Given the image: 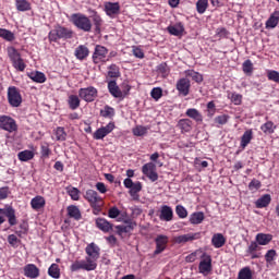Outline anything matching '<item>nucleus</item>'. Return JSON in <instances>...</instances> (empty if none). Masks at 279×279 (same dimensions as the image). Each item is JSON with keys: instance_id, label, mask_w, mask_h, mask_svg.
<instances>
[{"instance_id": "nucleus-1", "label": "nucleus", "mask_w": 279, "mask_h": 279, "mask_svg": "<svg viewBox=\"0 0 279 279\" xmlns=\"http://www.w3.org/2000/svg\"><path fill=\"white\" fill-rule=\"evenodd\" d=\"M70 22L76 29H81V32H93V21L86 14L74 13L70 16Z\"/></svg>"}, {"instance_id": "nucleus-2", "label": "nucleus", "mask_w": 279, "mask_h": 279, "mask_svg": "<svg viewBox=\"0 0 279 279\" xmlns=\"http://www.w3.org/2000/svg\"><path fill=\"white\" fill-rule=\"evenodd\" d=\"M84 199L88 202L90 208L93 209V215H99L104 208V198L99 196L97 191L87 190L84 195Z\"/></svg>"}, {"instance_id": "nucleus-3", "label": "nucleus", "mask_w": 279, "mask_h": 279, "mask_svg": "<svg viewBox=\"0 0 279 279\" xmlns=\"http://www.w3.org/2000/svg\"><path fill=\"white\" fill-rule=\"evenodd\" d=\"M71 38H73V31L61 25H56L48 34L49 43H58V40H69Z\"/></svg>"}, {"instance_id": "nucleus-4", "label": "nucleus", "mask_w": 279, "mask_h": 279, "mask_svg": "<svg viewBox=\"0 0 279 279\" xmlns=\"http://www.w3.org/2000/svg\"><path fill=\"white\" fill-rule=\"evenodd\" d=\"M8 58L15 71H20L23 73L25 69H27V64H25V60L21 57L19 49L14 48V46H10L7 48Z\"/></svg>"}, {"instance_id": "nucleus-5", "label": "nucleus", "mask_w": 279, "mask_h": 279, "mask_svg": "<svg viewBox=\"0 0 279 279\" xmlns=\"http://www.w3.org/2000/svg\"><path fill=\"white\" fill-rule=\"evenodd\" d=\"M5 217L9 221V226H16L19 223V220L16 219V209L10 205L0 208V226L5 223Z\"/></svg>"}, {"instance_id": "nucleus-6", "label": "nucleus", "mask_w": 279, "mask_h": 279, "mask_svg": "<svg viewBox=\"0 0 279 279\" xmlns=\"http://www.w3.org/2000/svg\"><path fill=\"white\" fill-rule=\"evenodd\" d=\"M108 90L114 99H124L125 95H129L130 90H132V87L130 85H125V90H121L119 85L117 84V81H109L108 82Z\"/></svg>"}, {"instance_id": "nucleus-7", "label": "nucleus", "mask_w": 279, "mask_h": 279, "mask_svg": "<svg viewBox=\"0 0 279 279\" xmlns=\"http://www.w3.org/2000/svg\"><path fill=\"white\" fill-rule=\"evenodd\" d=\"M92 60L94 64H106L110 59H108V48L101 45H96Z\"/></svg>"}, {"instance_id": "nucleus-8", "label": "nucleus", "mask_w": 279, "mask_h": 279, "mask_svg": "<svg viewBox=\"0 0 279 279\" xmlns=\"http://www.w3.org/2000/svg\"><path fill=\"white\" fill-rule=\"evenodd\" d=\"M7 97L12 108H20L21 104H23V96H21V90L16 86H10L8 88Z\"/></svg>"}, {"instance_id": "nucleus-9", "label": "nucleus", "mask_w": 279, "mask_h": 279, "mask_svg": "<svg viewBox=\"0 0 279 279\" xmlns=\"http://www.w3.org/2000/svg\"><path fill=\"white\" fill-rule=\"evenodd\" d=\"M0 130L12 134L13 132H19V124H16V120L10 116H0Z\"/></svg>"}, {"instance_id": "nucleus-10", "label": "nucleus", "mask_w": 279, "mask_h": 279, "mask_svg": "<svg viewBox=\"0 0 279 279\" xmlns=\"http://www.w3.org/2000/svg\"><path fill=\"white\" fill-rule=\"evenodd\" d=\"M71 271H80L84 269L85 271H95L97 269V263L90 260V258H85V260H75L70 266Z\"/></svg>"}, {"instance_id": "nucleus-11", "label": "nucleus", "mask_w": 279, "mask_h": 279, "mask_svg": "<svg viewBox=\"0 0 279 279\" xmlns=\"http://www.w3.org/2000/svg\"><path fill=\"white\" fill-rule=\"evenodd\" d=\"M98 95L99 92L94 86L78 89L80 99H83V101H86L87 104H93V101H95V98L98 97Z\"/></svg>"}, {"instance_id": "nucleus-12", "label": "nucleus", "mask_w": 279, "mask_h": 279, "mask_svg": "<svg viewBox=\"0 0 279 279\" xmlns=\"http://www.w3.org/2000/svg\"><path fill=\"white\" fill-rule=\"evenodd\" d=\"M198 271L203 276H208L213 271V257L208 253H203L201 262L198 264Z\"/></svg>"}, {"instance_id": "nucleus-13", "label": "nucleus", "mask_w": 279, "mask_h": 279, "mask_svg": "<svg viewBox=\"0 0 279 279\" xmlns=\"http://www.w3.org/2000/svg\"><path fill=\"white\" fill-rule=\"evenodd\" d=\"M199 239H202V232L186 233L183 235L174 236L173 243H177V245H182L184 243H191V242L197 241Z\"/></svg>"}, {"instance_id": "nucleus-14", "label": "nucleus", "mask_w": 279, "mask_h": 279, "mask_svg": "<svg viewBox=\"0 0 279 279\" xmlns=\"http://www.w3.org/2000/svg\"><path fill=\"white\" fill-rule=\"evenodd\" d=\"M142 173L150 180V182H157L158 172L156 171V163L147 162L142 167Z\"/></svg>"}, {"instance_id": "nucleus-15", "label": "nucleus", "mask_w": 279, "mask_h": 279, "mask_svg": "<svg viewBox=\"0 0 279 279\" xmlns=\"http://www.w3.org/2000/svg\"><path fill=\"white\" fill-rule=\"evenodd\" d=\"M156 248L154 251V256H158V254H162L165 250H167V245H169V236L159 234L155 239Z\"/></svg>"}, {"instance_id": "nucleus-16", "label": "nucleus", "mask_w": 279, "mask_h": 279, "mask_svg": "<svg viewBox=\"0 0 279 279\" xmlns=\"http://www.w3.org/2000/svg\"><path fill=\"white\" fill-rule=\"evenodd\" d=\"M85 252L87 254L86 258H89L92 263H97V260H99L101 248H99L95 242H92L85 247Z\"/></svg>"}, {"instance_id": "nucleus-17", "label": "nucleus", "mask_w": 279, "mask_h": 279, "mask_svg": "<svg viewBox=\"0 0 279 279\" xmlns=\"http://www.w3.org/2000/svg\"><path fill=\"white\" fill-rule=\"evenodd\" d=\"M114 130V122H109L106 126H101L93 134L95 141H104Z\"/></svg>"}, {"instance_id": "nucleus-18", "label": "nucleus", "mask_w": 279, "mask_h": 279, "mask_svg": "<svg viewBox=\"0 0 279 279\" xmlns=\"http://www.w3.org/2000/svg\"><path fill=\"white\" fill-rule=\"evenodd\" d=\"M175 88L179 95H182V97H187V95L191 93V81L186 77L180 78L177 82Z\"/></svg>"}, {"instance_id": "nucleus-19", "label": "nucleus", "mask_w": 279, "mask_h": 279, "mask_svg": "<svg viewBox=\"0 0 279 279\" xmlns=\"http://www.w3.org/2000/svg\"><path fill=\"white\" fill-rule=\"evenodd\" d=\"M105 12L110 19H114L118 14H121V4L119 2H105Z\"/></svg>"}, {"instance_id": "nucleus-20", "label": "nucleus", "mask_w": 279, "mask_h": 279, "mask_svg": "<svg viewBox=\"0 0 279 279\" xmlns=\"http://www.w3.org/2000/svg\"><path fill=\"white\" fill-rule=\"evenodd\" d=\"M263 247H260V244L256 241H251L246 248V254L251 256L252 260H255V258H260V252Z\"/></svg>"}, {"instance_id": "nucleus-21", "label": "nucleus", "mask_w": 279, "mask_h": 279, "mask_svg": "<svg viewBox=\"0 0 279 279\" xmlns=\"http://www.w3.org/2000/svg\"><path fill=\"white\" fill-rule=\"evenodd\" d=\"M90 19L93 22V25L95 27L96 34L101 33V26L104 25V19H101V15L96 10H89Z\"/></svg>"}, {"instance_id": "nucleus-22", "label": "nucleus", "mask_w": 279, "mask_h": 279, "mask_svg": "<svg viewBox=\"0 0 279 279\" xmlns=\"http://www.w3.org/2000/svg\"><path fill=\"white\" fill-rule=\"evenodd\" d=\"M178 130H180L181 134H187L193 130V121L191 119H181L177 123Z\"/></svg>"}, {"instance_id": "nucleus-23", "label": "nucleus", "mask_w": 279, "mask_h": 279, "mask_svg": "<svg viewBox=\"0 0 279 279\" xmlns=\"http://www.w3.org/2000/svg\"><path fill=\"white\" fill-rule=\"evenodd\" d=\"M24 276L26 278L36 279L40 276V269H38L35 264H28L24 267Z\"/></svg>"}, {"instance_id": "nucleus-24", "label": "nucleus", "mask_w": 279, "mask_h": 279, "mask_svg": "<svg viewBox=\"0 0 279 279\" xmlns=\"http://www.w3.org/2000/svg\"><path fill=\"white\" fill-rule=\"evenodd\" d=\"M159 219L161 221H173V209L169 205L161 206Z\"/></svg>"}, {"instance_id": "nucleus-25", "label": "nucleus", "mask_w": 279, "mask_h": 279, "mask_svg": "<svg viewBox=\"0 0 279 279\" xmlns=\"http://www.w3.org/2000/svg\"><path fill=\"white\" fill-rule=\"evenodd\" d=\"M96 228H98V230H101V232H112L113 225L106 218H97Z\"/></svg>"}, {"instance_id": "nucleus-26", "label": "nucleus", "mask_w": 279, "mask_h": 279, "mask_svg": "<svg viewBox=\"0 0 279 279\" xmlns=\"http://www.w3.org/2000/svg\"><path fill=\"white\" fill-rule=\"evenodd\" d=\"M74 54L76 60H86L87 57L90 56V50L88 49V47L80 45L78 47H76Z\"/></svg>"}, {"instance_id": "nucleus-27", "label": "nucleus", "mask_w": 279, "mask_h": 279, "mask_svg": "<svg viewBox=\"0 0 279 279\" xmlns=\"http://www.w3.org/2000/svg\"><path fill=\"white\" fill-rule=\"evenodd\" d=\"M46 204L47 201H45V197L37 195L34 198H32L31 208H33V210H40L45 208Z\"/></svg>"}, {"instance_id": "nucleus-28", "label": "nucleus", "mask_w": 279, "mask_h": 279, "mask_svg": "<svg viewBox=\"0 0 279 279\" xmlns=\"http://www.w3.org/2000/svg\"><path fill=\"white\" fill-rule=\"evenodd\" d=\"M185 114L189 117V119H193V121L196 123H202L204 121V116H202V112L195 108L187 109Z\"/></svg>"}, {"instance_id": "nucleus-29", "label": "nucleus", "mask_w": 279, "mask_h": 279, "mask_svg": "<svg viewBox=\"0 0 279 279\" xmlns=\"http://www.w3.org/2000/svg\"><path fill=\"white\" fill-rule=\"evenodd\" d=\"M185 78L193 80V82H196V84H202L204 82V75H202L199 72H196L195 70H185L184 71Z\"/></svg>"}, {"instance_id": "nucleus-30", "label": "nucleus", "mask_w": 279, "mask_h": 279, "mask_svg": "<svg viewBox=\"0 0 279 279\" xmlns=\"http://www.w3.org/2000/svg\"><path fill=\"white\" fill-rule=\"evenodd\" d=\"M272 240H274V235L269 233H257L255 236V241L259 245H269Z\"/></svg>"}, {"instance_id": "nucleus-31", "label": "nucleus", "mask_w": 279, "mask_h": 279, "mask_svg": "<svg viewBox=\"0 0 279 279\" xmlns=\"http://www.w3.org/2000/svg\"><path fill=\"white\" fill-rule=\"evenodd\" d=\"M279 23V11H274V13L266 21V29H274L278 27Z\"/></svg>"}, {"instance_id": "nucleus-32", "label": "nucleus", "mask_w": 279, "mask_h": 279, "mask_svg": "<svg viewBox=\"0 0 279 279\" xmlns=\"http://www.w3.org/2000/svg\"><path fill=\"white\" fill-rule=\"evenodd\" d=\"M252 138H254V131H252V129L246 130L243 133L240 142L242 149H245V147H247V145L252 143Z\"/></svg>"}, {"instance_id": "nucleus-33", "label": "nucleus", "mask_w": 279, "mask_h": 279, "mask_svg": "<svg viewBox=\"0 0 279 279\" xmlns=\"http://www.w3.org/2000/svg\"><path fill=\"white\" fill-rule=\"evenodd\" d=\"M68 210V216L71 219H75V221H80V219H82V211H80V208L75 205H70L66 208Z\"/></svg>"}, {"instance_id": "nucleus-34", "label": "nucleus", "mask_w": 279, "mask_h": 279, "mask_svg": "<svg viewBox=\"0 0 279 279\" xmlns=\"http://www.w3.org/2000/svg\"><path fill=\"white\" fill-rule=\"evenodd\" d=\"M211 245H214L216 250L223 247V245H226V236L221 233L214 234L211 238Z\"/></svg>"}, {"instance_id": "nucleus-35", "label": "nucleus", "mask_w": 279, "mask_h": 279, "mask_svg": "<svg viewBox=\"0 0 279 279\" xmlns=\"http://www.w3.org/2000/svg\"><path fill=\"white\" fill-rule=\"evenodd\" d=\"M167 32H169L171 36H182V34H184V25L182 23L170 25L167 27Z\"/></svg>"}, {"instance_id": "nucleus-36", "label": "nucleus", "mask_w": 279, "mask_h": 279, "mask_svg": "<svg viewBox=\"0 0 279 279\" xmlns=\"http://www.w3.org/2000/svg\"><path fill=\"white\" fill-rule=\"evenodd\" d=\"M269 204H271V195L264 194L262 197H259L255 202V207L256 208H267V206H269Z\"/></svg>"}, {"instance_id": "nucleus-37", "label": "nucleus", "mask_w": 279, "mask_h": 279, "mask_svg": "<svg viewBox=\"0 0 279 279\" xmlns=\"http://www.w3.org/2000/svg\"><path fill=\"white\" fill-rule=\"evenodd\" d=\"M15 8L17 12H29L32 3L27 0H15Z\"/></svg>"}, {"instance_id": "nucleus-38", "label": "nucleus", "mask_w": 279, "mask_h": 279, "mask_svg": "<svg viewBox=\"0 0 279 279\" xmlns=\"http://www.w3.org/2000/svg\"><path fill=\"white\" fill-rule=\"evenodd\" d=\"M82 104V100H80V96L77 95H70L68 97V106L70 110H77Z\"/></svg>"}, {"instance_id": "nucleus-39", "label": "nucleus", "mask_w": 279, "mask_h": 279, "mask_svg": "<svg viewBox=\"0 0 279 279\" xmlns=\"http://www.w3.org/2000/svg\"><path fill=\"white\" fill-rule=\"evenodd\" d=\"M108 77L111 80H118V77H121V70L119 69V65L112 63L111 65L108 66V72H107Z\"/></svg>"}, {"instance_id": "nucleus-40", "label": "nucleus", "mask_w": 279, "mask_h": 279, "mask_svg": "<svg viewBox=\"0 0 279 279\" xmlns=\"http://www.w3.org/2000/svg\"><path fill=\"white\" fill-rule=\"evenodd\" d=\"M28 77H31V80L37 84H45L47 82V76H45V73L39 71L32 72Z\"/></svg>"}, {"instance_id": "nucleus-41", "label": "nucleus", "mask_w": 279, "mask_h": 279, "mask_svg": "<svg viewBox=\"0 0 279 279\" xmlns=\"http://www.w3.org/2000/svg\"><path fill=\"white\" fill-rule=\"evenodd\" d=\"M204 219H205L204 213L195 211L190 216V223H192L193 226H199V223H202Z\"/></svg>"}, {"instance_id": "nucleus-42", "label": "nucleus", "mask_w": 279, "mask_h": 279, "mask_svg": "<svg viewBox=\"0 0 279 279\" xmlns=\"http://www.w3.org/2000/svg\"><path fill=\"white\" fill-rule=\"evenodd\" d=\"M17 157H19V160H21V162H28V160H33L34 151L23 150L17 154Z\"/></svg>"}, {"instance_id": "nucleus-43", "label": "nucleus", "mask_w": 279, "mask_h": 279, "mask_svg": "<svg viewBox=\"0 0 279 279\" xmlns=\"http://www.w3.org/2000/svg\"><path fill=\"white\" fill-rule=\"evenodd\" d=\"M238 279H254L252 268L250 266L242 268L238 274Z\"/></svg>"}, {"instance_id": "nucleus-44", "label": "nucleus", "mask_w": 279, "mask_h": 279, "mask_svg": "<svg viewBox=\"0 0 279 279\" xmlns=\"http://www.w3.org/2000/svg\"><path fill=\"white\" fill-rule=\"evenodd\" d=\"M228 99H230L234 106H241L243 104V95L238 93H229Z\"/></svg>"}, {"instance_id": "nucleus-45", "label": "nucleus", "mask_w": 279, "mask_h": 279, "mask_svg": "<svg viewBox=\"0 0 279 279\" xmlns=\"http://www.w3.org/2000/svg\"><path fill=\"white\" fill-rule=\"evenodd\" d=\"M100 117H104V119H112V117H114V108L106 105L104 109L100 110Z\"/></svg>"}, {"instance_id": "nucleus-46", "label": "nucleus", "mask_w": 279, "mask_h": 279, "mask_svg": "<svg viewBox=\"0 0 279 279\" xmlns=\"http://www.w3.org/2000/svg\"><path fill=\"white\" fill-rule=\"evenodd\" d=\"M48 276H50V278L59 279L60 266H58V264H51V266L48 268Z\"/></svg>"}, {"instance_id": "nucleus-47", "label": "nucleus", "mask_w": 279, "mask_h": 279, "mask_svg": "<svg viewBox=\"0 0 279 279\" xmlns=\"http://www.w3.org/2000/svg\"><path fill=\"white\" fill-rule=\"evenodd\" d=\"M260 130L264 132V134H274V132H276V125L274 122L267 121L260 126Z\"/></svg>"}, {"instance_id": "nucleus-48", "label": "nucleus", "mask_w": 279, "mask_h": 279, "mask_svg": "<svg viewBox=\"0 0 279 279\" xmlns=\"http://www.w3.org/2000/svg\"><path fill=\"white\" fill-rule=\"evenodd\" d=\"M141 191H143V183H141V181H137L133 183V186L130 187L129 194L131 195V197H136V195L141 193Z\"/></svg>"}, {"instance_id": "nucleus-49", "label": "nucleus", "mask_w": 279, "mask_h": 279, "mask_svg": "<svg viewBox=\"0 0 279 279\" xmlns=\"http://www.w3.org/2000/svg\"><path fill=\"white\" fill-rule=\"evenodd\" d=\"M242 70L246 75H252L254 73V63H252V60H245L242 64Z\"/></svg>"}, {"instance_id": "nucleus-50", "label": "nucleus", "mask_w": 279, "mask_h": 279, "mask_svg": "<svg viewBox=\"0 0 279 279\" xmlns=\"http://www.w3.org/2000/svg\"><path fill=\"white\" fill-rule=\"evenodd\" d=\"M0 38H3V40H7L8 43H12L14 40V33L11 31H8L5 28H0Z\"/></svg>"}, {"instance_id": "nucleus-51", "label": "nucleus", "mask_w": 279, "mask_h": 279, "mask_svg": "<svg viewBox=\"0 0 279 279\" xmlns=\"http://www.w3.org/2000/svg\"><path fill=\"white\" fill-rule=\"evenodd\" d=\"M208 10V0H197L196 12L198 14H204Z\"/></svg>"}, {"instance_id": "nucleus-52", "label": "nucleus", "mask_w": 279, "mask_h": 279, "mask_svg": "<svg viewBox=\"0 0 279 279\" xmlns=\"http://www.w3.org/2000/svg\"><path fill=\"white\" fill-rule=\"evenodd\" d=\"M149 132V126L137 125L133 129L134 136H145Z\"/></svg>"}, {"instance_id": "nucleus-53", "label": "nucleus", "mask_w": 279, "mask_h": 279, "mask_svg": "<svg viewBox=\"0 0 279 279\" xmlns=\"http://www.w3.org/2000/svg\"><path fill=\"white\" fill-rule=\"evenodd\" d=\"M116 230H118V234H128V232H132V230H134V226L131 223L129 225H119L116 227Z\"/></svg>"}, {"instance_id": "nucleus-54", "label": "nucleus", "mask_w": 279, "mask_h": 279, "mask_svg": "<svg viewBox=\"0 0 279 279\" xmlns=\"http://www.w3.org/2000/svg\"><path fill=\"white\" fill-rule=\"evenodd\" d=\"M40 155H41V158H49V156H51V148H49V143L47 142L41 143Z\"/></svg>"}, {"instance_id": "nucleus-55", "label": "nucleus", "mask_w": 279, "mask_h": 279, "mask_svg": "<svg viewBox=\"0 0 279 279\" xmlns=\"http://www.w3.org/2000/svg\"><path fill=\"white\" fill-rule=\"evenodd\" d=\"M54 135L57 141H66V131L62 126L56 129Z\"/></svg>"}, {"instance_id": "nucleus-56", "label": "nucleus", "mask_w": 279, "mask_h": 279, "mask_svg": "<svg viewBox=\"0 0 279 279\" xmlns=\"http://www.w3.org/2000/svg\"><path fill=\"white\" fill-rule=\"evenodd\" d=\"M267 77L269 82H276L279 84V72L276 70H267Z\"/></svg>"}, {"instance_id": "nucleus-57", "label": "nucleus", "mask_w": 279, "mask_h": 279, "mask_svg": "<svg viewBox=\"0 0 279 279\" xmlns=\"http://www.w3.org/2000/svg\"><path fill=\"white\" fill-rule=\"evenodd\" d=\"M175 213L180 219H186L189 217V211L182 205H177Z\"/></svg>"}, {"instance_id": "nucleus-58", "label": "nucleus", "mask_w": 279, "mask_h": 279, "mask_svg": "<svg viewBox=\"0 0 279 279\" xmlns=\"http://www.w3.org/2000/svg\"><path fill=\"white\" fill-rule=\"evenodd\" d=\"M68 195L74 201H80V190L77 187H68Z\"/></svg>"}, {"instance_id": "nucleus-59", "label": "nucleus", "mask_w": 279, "mask_h": 279, "mask_svg": "<svg viewBox=\"0 0 279 279\" xmlns=\"http://www.w3.org/2000/svg\"><path fill=\"white\" fill-rule=\"evenodd\" d=\"M215 123H217V125H226V123H228V121H230V116L228 114H221V116H217L214 119Z\"/></svg>"}, {"instance_id": "nucleus-60", "label": "nucleus", "mask_w": 279, "mask_h": 279, "mask_svg": "<svg viewBox=\"0 0 279 279\" xmlns=\"http://www.w3.org/2000/svg\"><path fill=\"white\" fill-rule=\"evenodd\" d=\"M276 256H278V253L276 252V250L274 248L268 250L267 253L265 254L266 263H274V260H276Z\"/></svg>"}, {"instance_id": "nucleus-61", "label": "nucleus", "mask_w": 279, "mask_h": 279, "mask_svg": "<svg viewBox=\"0 0 279 279\" xmlns=\"http://www.w3.org/2000/svg\"><path fill=\"white\" fill-rule=\"evenodd\" d=\"M150 97L155 99V101H158L162 97V88L155 87L150 92Z\"/></svg>"}, {"instance_id": "nucleus-62", "label": "nucleus", "mask_w": 279, "mask_h": 279, "mask_svg": "<svg viewBox=\"0 0 279 279\" xmlns=\"http://www.w3.org/2000/svg\"><path fill=\"white\" fill-rule=\"evenodd\" d=\"M8 243L11 245V247H19V244L21 243V240L14 234H10L8 236Z\"/></svg>"}, {"instance_id": "nucleus-63", "label": "nucleus", "mask_w": 279, "mask_h": 279, "mask_svg": "<svg viewBox=\"0 0 279 279\" xmlns=\"http://www.w3.org/2000/svg\"><path fill=\"white\" fill-rule=\"evenodd\" d=\"M157 71L158 73H161V75H169V65L162 62L157 66Z\"/></svg>"}, {"instance_id": "nucleus-64", "label": "nucleus", "mask_w": 279, "mask_h": 279, "mask_svg": "<svg viewBox=\"0 0 279 279\" xmlns=\"http://www.w3.org/2000/svg\"><path fill=\"white\" fill-rule=\"evenodd\" d=\"M229 35H230V32H228V29H226V27H221V28L216 29V36L220 39L226 38Z\"/></svg>"}]
</instances>
